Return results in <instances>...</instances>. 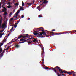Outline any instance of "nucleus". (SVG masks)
<instances>
[{
  "label": "nucleus",
  "instance_id": "nucleus-36",
  "mask_svg": "<svg viewBox=\"0 0 76 76\" xmlns=\"http://www.w3.org/2000/svg\"><path fill=\"white\" fill-rule=\"evenodd\" d=\"M32 3H30L28 4V5L29 6H31V5H32Z\"/></svg>",
  "mask_w": 76,
  "mask_h": 76
},
{
  "label": "nucleus",
  "instance_id": "nucleus-42",
  "mask_svg": "<svg viewBox=\"0 0 76 76\" xmlns=\"http://www.w3.org/2000/svg\"><path fill=\"white\" fill-rule=\"evenodd\" d=\"M11 15H12V12H11L10 14V16H11Z\"/></svg>",
  "mask_w": 76,
  "mask_h": 76
},
{
  "label": "nucleus",
  "instance_id": "nucleus-18",
  "mask_svg": "<svg viewBox=\"0 0 76 76\" xmlns=\"http://www.w3.org/2000/svg\"><path fill=\"white\" fill-rule=\"evenodd\" d=\"M7 15V12L6 11L5 12L4 14H3L4 15V16H6Z\"/></svg>",
  "mask_w": 76,
  "mask_h": 76
},
{
  "label": "nucleus",
  "instance_id": "nucleus-41",
  "mask_svg": "<svg viewBox=\"0 0 76 76\" xmlns=\"http://www.w3.org/2000/svg\"><path fill=\"white\" fill-rule=\"evenodd\" d=\"M13 20V18H11L10 19L11 21H12V20Z\"/></svg>",
  "mask_w": 76,
  "mask_h": 76
},
{
  "label": "nucleus",
  "instance_id": "nucleus-20",
  "mask_svg": "<svg viewBox=\"0 0 76 76\" xmlns=\"http://www.w3.org/2000/svg\"><path fill=\"white\" fill-rule=\"evenodd\" d=\"M6 21H4V23H6V24H7V19H6Z\"/></svg>",
  "mask_w": 76,
  "mask_h": 76
},
{
  "label": "nucleus",
  "instance_id": "nucleus-6",
  "mask_svg": "<svg viewBox=\"0 0 76 76\" xmlns=\"http://www.w3.org/2000/svg\"><path fill=\"white\" fill-rule=\"evenodd\" d=\"M7 24L6 23H4L2 24V25L1 26L0 28H1L2 29H5L6 28H7V26H6V25Z\"/></svg>",
  "mask_w": 76,
  "mask_h": 76
},
{
  "label": "nucleus",
  "instance_id": "nucleus-54",
  "mask_svg": "<svg viewBox=\"0 0 76 76\" xmlns=\"http://www.w3.org/2000/svg\"><path fill=\"white\" fill-rule=\"evenodd\" d=\"M66 34H69L70 32L68 33L67 32H66Z\"/></svg>",
  "mask_w": 76,
  "mask_h": 76
},
{
  "label": "nucleus",
  "instance_id": "nucleus-48",
  "mask_svg": "<svg viewBox=\"0 0 76 76\" xmlns=\"http://www.w3.org/2000/svg\"><path fill=\"white\" fill-rule=\"evenodd\" d=\"M23 41H26V39H23Z\"/></svg>",
  "mask_w": 76,
  "mask_h": 76
},
{
  "label": "nucleus",
  "instance_id": "nucleus-29",
  "mask_svg": "<svg viewBox=\"0 0 76 76\" xmlns=\"http://www.w3.org/2000/svg\"><path fill=\"white\" fill-rule=\"evenodd\" d=\"M10 33H9V34L7 35V37L6 38V39H7V38H8V37H9V35H10Z\"/></svg>",
  "mask_w": 76,
  "mask_h": 76
},
{
  "label": "nucleus",
  "instance_id": "nucleus-24",
  "mask_svg": "<svg viewBox=\"0 0 76 76\" xmlns=\"http://www.w3.org/2000/svg\"><path fill=\"white\" fill-rule=\"evenodd\" d=\"M57 74L58 75V76H61V75L59 74V73L57 72Z\"/></svg>",
  "mask_w": 76,
  "mask_h": 76
},
{
  "label": "nucleus",
  "instance_id": "nucleus-21",
  "mask_svg": "<svg viewBox=\"0 0 76 76\" xmlns=\"http://www.w3.org/2000/svg\"><path fill=\"white\" fill-rule=\"evenodd\" d=\"M7 7L8 8V9H10V8L12 7V6H8Z\"/></svg>",
  "mask_w": 76,
  "mask_h": 76
},
{
  "label": "nucleus",
  "instance_id": "nucleus-12",
  "mask_svg": "<svg viewBox=\"0 0 76 76\" xmlns=\"http://www.w3.org/2000/svg\"><path fill=\"white\" fill-rule=\"evenodd\" d=\"M52 68H48V67H46L45 69H46L47 70H48H48H52Z\"/></svg>",
  "mask_w": 76,
  "mask_h": 76
},
{
  "label": "nucleus",
  "instance_id": "nucleus-60",
  "mask_svg": "<svg viewBox=\"0 0 76 76\" xmlns=\"http://www.w3.org/2000/svg\"><path fill=\"white\" fill-rule=\"evenodd\" d=\"M22 10H24V9H22Z\"/></svg>",
  "mask_w": 76,
  "mask_h": 76
},
{
  "label": "nucleus",
  "instance_id": "nucleus-53",
  "mask_svg": "<svg viewBox=\"0 0 76 76\" xmlns=\"http://www.w3.org/2000/svg\"><path fill=\"white\" fill-rule=\"evenodd\" d=\"M42 64H44V61H42Z\"/></svg>",
  "mask_w": 76,
  "mask_h": 76
},
{
  "label": "nucleus",
  "instance_id": "nucleus-59",
  "mask_svg": "<svg viewBox=\"0 0 76 76\" xmlns=\"http://www.w3.org/2000/svg\"><path fill=\"white\" fill-rule=\"evenodd\" d=\"M43 53H42L41 54V55H43Z\"/></svg>",
  "mask_w": 76,
  "mask_h": 76
},
{
  "label": "nucleus",
  "instance_id": "nucleus-51",
  "mask_svg": "<svg viewBox=\"0 0 76 76\" xmlns=\"http://www.w3.org/2000/svg\"><path fill=\"white\" fill-rule=\"evenodd\" d=\"M44 0H42L41 1H40V2H42V1H44Z\"/></svg>",
  "mask_w": 76,
  "mask_h": 76
},
{
  "label": "nucleus",
  "instance_id": "nucleus-32",
  "mask_svg": "<svg viewBox=\"0 0 76 76\" xmlns=\"http://www.w3.org/2000/svg\"><path fill=\"white\" fill-rule=\"evenodd\" d=\"M17 24H15V25H14V27L15 28H16L17 27Z\"/></svg>",
  "mask_w": 76,
  "mask_h": 76
},
{
  "label": "nucleus",
  "instance_id": "nucleus-8",
  "mask_svg": "<svg viewBox=\"0 0 76 76\" xmlns=\"http://www.w3.org/2000/svg\"><path fill=\"white\" fill-rule=\"evenodd\" d=\"M2 8H3V9H2V12H6V8L3 6H2Z\"/></svg>",
  "mask_w": 76,
  "mask_h": 76
},
{
  "label": "nucleus",
  "instance_id": "nucleus-10",
  "mask_svg": "<svg viewBox=\"0 0 76 76\" xmlns=\"http://www.w3.org/2000/svg\"><path fill=\"white\" fill-rule=\"evenodd\" d=\"M50 34L51 35H56V34H57L58 33H55L53 32H50Z\"/></svg>",
  "mask_w": 76,
  "mask_h": 76
},
{
  "label": "nucleus",
  "instance_id": "nucleus-19",
  "mask_svg": "<svg viewBox=\"0 0 76 76\" xmlns=\"http://www.w3.org/2000/svg\"><path fill=\"white\" fill-rule=\"evenodd\" d=\"M23 9V7H21L20 6V10H22V9Z\"/></svg>",
  "mask_w": 76,
  "mask_h": 76
},
{
  "label": "nucleus",
  "instance_id": "nucleus-23",
  "mask_svg": "<svg viewBox=\"0 0 76 76\" xmlns=\"http://www.w3.org/2000/svg\"><path fill=\"white\" fill-rule=\"evenodd\" d=\"M4 29H4L2 30H1L0 31V33H1V34L2 33V32H3V31H4Z\"/></svg>",
  "mask_w": 76,
  "mask_h": 76
},
{
  "label": "nucleus",
  "instance_id": "nucleus-5",
  "mask_svg": "<svg viewBox=\"0 0 76 76\" xmlns=\"http://www.w3.org/2000/svg\"><path fill=\"white\" fill-rule=\"evenodd\" d=\"M60 67L57 66L55 67V68H52V69H51L52 70H53L55 73H57V70H58L59 69H60Z\"/></svg>",
  "mask_w": 76,
  "mask_h": 76
},
{
  "label": "nucleus",
  "instance_id": "nucleus-52",
  "mask_svg": "<svg viewBox=\"0 0 76 76\" xmlns=\"http://www.w3.org/2000/svg\"><path fill=\"white\" fill-rule=\"evenodd\" d=\"M39 7V6H38L36 8L37 9H38Z\"/></svg>",
  "mask_w": 76,
  "mask_h": 76
},
{
  "label": "nucleus",
  "instance_id": "nucleus-1",
  "mask_svg": "<svg viewBox=\"0 0 76 76\" xmlns=\"http://www.w3.org/2000/svg\"><path fill=\"white\" fill-rule=\"evenodd\" d=\"M43 27H41L37 28L36 29V31H35L34 33V35L37 36V37L38 38H44L47 37L46 33L44 31V30L42 29ZM39 31H42V33L39 32L38 33Z\"/></svg>",
  "mask_w": 76,
  "mask_h": 76
},
{
  "label": "nucleus",
  "instance_id": "nucleus-26",
  "mask_svg": "<svg viewBox=\"0 0 76 76\" xmlns=\"http://www.w3.org/2000/svg\"><path fill=\"white\" fill-rule=\"evenodd\" d=\"M15 47H16V48H18V47H19V45H15Z\"/></svg>",
  "mask_w": 76,
  "mask_h": 76
},
{
  "label": "nucleus",
  "instance_id": "nucleus-56",
  "mask_svg": "<svg viewBox=\"0 0 76 76\" xmlns=\"http://www.w3.org/2000/svg\"><path fill=\"white\" fill-rule=\"evenodd\" d=\"M18 23H19V22L17 23H15V24H16V25H17V24H18Z\"/></svg>",
  "mask_w": 76,
  "mask_h": 76
},
{
  "label": "nucleus",
  "instance_id": "nucleus-3",
  "mask_svg": "<svg viewBox=\"0 0 76 76\" xmlns=\"http://www.w3.org/2000/svg\"><path fill=\"white\" fill-rule=\"evenodd\" d=\"M26 39L27 40H29L30 41H31L32 42H38V41L36 39H35V38L32 37L31 38H29L28 39Z\"/></svg>",
  "mask_w": 76,
  "mask_h": 76
},
{
  "label": "nucleus",
  "instance_id": "nucleus-14",
  "mask_svg": "<svg viewBox=\"0 0 76 76\" xmlns=\"http://www.w3.org/2000/svg\"><path fill=\"white\" fill-rule=\"evenodd\" d=\"M1 3H2V4H3V3H4L5 2V1L4 0H1Z\"/></svg>",
  "mask_w": 76,
  "mask_h": 76
},
{
  "label": "nucleus",
  "instance_id": "nucleus-38",
  "mask_svg": "<svg viewBox=\"0 0 76 76\" xmlns=\"http://www.w3.org/2000/svg\"><path fill=\"white\" fill-rule=\"evenodd\" d=\"M8 5H9V6H10V3H8Z\"/></svg>",
  "mask_w": 76,
  "mask_h": 76
},
{
  "label": "nucleus",
  "instance_id": "nucleus-64",
  "mask_svg": "<svg viewBox=\"0 0 76 76\" xmlns=\"http://www.w3.org/2000/svg\"><path fill=\"white\" fill-rule=\"evenodd\" d=\"M6 50H8V49H6Z\"/></svg>",
  "mask_w": 76,
  "mask_h": 76
},
{
  "label": "nucleus",
  "instance_id": "nucleus-61",
  "mask_svg": "<svg viewBox=\"0 0 76 76\" xmlns=\"http://www.w3.org/2000/svg\"><path fill=\"white\" fill-rule=\"evenodd\" d=\"M41 4H40V6H39V7H41Z\"/></svg>",
  "mask_w": 76,
  "mask_h": 76
},
{
  "label": "nucleus",
  "instance_id": "nucleus-27",
  "mask_svg": "<svg viewBox=\"0 0 76 76\" xmlns=\"http://www.w3.org/2000/svg\"><path fill=\"white\" fill-rule=\"evenodd\" d=\"M22 6L23 7V6H24V3L23 2H22Z\"/></svg>",
  "mask_w": 76,
  "mask_h": 76
},
{
  "label": "nucleus",
  "instance_id": "nucleus-46",
  "mask_svg": "<svg viewBox=\"0 0 76 76\" xmlns=\"http://www.w3.org/2000/svg\"><path fill=\"white\" fill-rule=\"evenodd\" d=\"M61 75H62V76H64V75H65V74H61Z\"/></svg>",
  "mask_w": 76,
  "mask_h": 76
},
{
  "label": "nucleus",
  "instance_id": "nucleus-43",
  "mask_svg": "<svg viewBox=\"0 0 76 76\" xmlns=\"http://www.w3.org/2000/svg\"><path fill=\"white\" fill-rule=\"evenodd\" d=\"M35 3V1L34 0H33V4H34Z\"/></svg>",
  "mask_w": 76,
  "mask_h": 76
},
{
  "label": "nucleus",
  "instance_id": "nucleus-15",
  "mask_svg": "<svg viewBox=\"0 0 76 76\" xmlns=\"http://www.w3.org/2000/svg\"><path fill=\"white\" fill-rule=\"evenodd\" d=\"M47 3H48V1H47V0H45L43 2V3H44V4Z\"/></svg>",
  "mask_w": 76,
  "mask_h": 76
},
{
  "label": "nucleus",
  "instance_id": "nucleus-7",
  "mask_svg": "<svg viewBox=\"0 0 76 76\" xmlns=\"http://www.w3.org/2000/svg\"><path fill=\"white\" fill-rule=\"evenodd\" d=\"M6 40H3L2 42V43L0 45V53H1L3 51V49L1 48V46L3 45V42H6Z\"/></svg>",
  "mask_w": 76,
  "mask_h": 76
},
{
  "label": "nucleus",
  "instance_id": "nucleus-28",
  "mask_svg": "<svg viewBox=\"0 0 76 76\" xmlns=\"http://www.w3.org/2000/svg\"><path fill=\"white\" fill-rule=\"evenodd\" d=\"M4 35V33H2V34H0V38H1V37H2V35Z\"/></svg>",
  "mask_w": 76,
  "mask_h": 76
},
{
  "label": "nucleus",
  "instance_id": "nucleus-13",
  "mask_svg": "<svg viewBox=\"0 0 76 76\" xmlns=\"http://www.w3.org/2000/svg\"><path fill=\"white\" fill-rule=\"evenodd\" d=\"M13 18H16L17 19H18V15H16V14H15V15L13 16Z\"/></svg>",
  "mask_w": 76,
  "mask_h": 76
},
{
  "label": "nucleus",
  "instance_id": "nucleus-4",
  "mask_svg": "<svg viewBox=\"0 0 76 76\" xmlns=\"http://www.w3.org/2000/svg\"><path fill=\"white\" fill-rule=\"evenodd\" d=\"M59 69V70H58V71H59V72H60V74H61V73H67V74H72V72H67L65 70L63 71L61 69Z\"/></svg>",
  "mask_w": 76,
  "mask_h": 76
},
{
  "label": "nucleus",
  "instance_id": "nucleus-17",
  "mask_svg": "<svg viewBox=\"0 0 76 76\" xmlns=\"http://www.w3.org/2000/svg\"><path fill=\"white\" fill-rule=\"evenodd\" d=\"M20 15H17V19H16L15 20H17V19H18L20 18Z\"/></svg>",
  "mask_w": 76,
  "mask_h": 76
},
{
  "label": "nucleus",
  "instance_id": "nucleus-37",
  "mask_svg": "<svg viewBox=\"0 0 76 76\" xmlns=\"http://www.w3.org/2000/svg\"><path fill=\"white\" fill-rule=\"evenodd\" d=\"M43 58H42V61H44V59H43Z\"/></svg>",
  "mask_w": 76,
  "mask_h": 76
},
{
  "label": "nucleus",
  "instance_id": "nucleus-2",
  "mask_svg": "<svg viewBox=\"0 0 76 76\" xmlns=\"http://www.w3.org/2000/svg\"><path fill=\"white\" fill-rule=\"evenodd\" d=\"M31 37V35H29L28 34H26V35L24 36H23V35H19L18 38L16 39L17 38V37H16L14 39H13V41H16V42H18L19 41V40H18V39H20V38H26V37H28V38H29Z\"/></svg>",
  "mask_w": 76,
  "mask_h": 76
},
{
  "label": "nucleus",
  "instance_id": "nucleus-45",
  "mask_svg": "<svg viewBox=\"0 0 76 76\" xmlns=\"http://www.w3.org/2000/svg\"><path fill=\"white\" fill-rule=\"evenodd\" d=\"M56 31V30H55V29H53V30H52V32H53V31Z\"/></svg>",
  "mask_w": 76,
  "mask_h": 76
},
{
  "label": "nucleus",
  "instance_id": "nucleus-63",
  "mask_svg": "<svg viewBox=\"0 0 76 76\" xmlns=\"http://www.w3.org/2000/svg\"><path fill=\"white\" fill-rule=\"evenodd\" d=\"M28 20H30V18H28Z\"/></svg>",
  "mask_w": 76,
  "mask_h": 76
},
{
  "label": "nucleus",
  "instance_id": "nucleus-47",
  "mask_svg": "<svg viewBox=\"0 0 76 76\" xmlns=\"http://www.w3.org/2000/svg\"><path fill=\"white\" fill-rule=\"evenodd\" d=\"M21 18H24V15H23L22 17Z\"/></svg>",
  "mask_w": 76,
  "mask_h": 76
},
{
  "label": "nucleus",
  "instance_id": "nucleus-58",
  "mask_svg": "<svg viewBox=\"0 0 76 76\" xmlns=\"http://www.w3.org/2000/svg\"><path fill=\"white\" fill-rule=\"evenodd\" d=\"M9 48V47L7 48V49L8 50Z\"/></svg>",
  "mask_w": 76,
  "mask_h": 76
},
{
  "label": "nucleus",
  "instance_id": "nucleus-34",
  "mask_svg": "<svg viewBox=\"0 0 76 76\" xmlns=\"http://www.w3.org/2000/svg\"><path fill=\"white\" fill-rule=\"evenodd\" d=\"M32 42H31V41H30V42H28V43L29 44H31V43H32Z\"/></svg>",
  "mask_w": 76,
  "mask_h": 76
},
{
  "label": "nucleus",
  "instance_id": "nucleus-35",
  "mask_svg": "<svg viewBox=\"0 0 76 76\" xmlns=\"http://www.w3.org/2000/svg\"><path fill=\"white\" fill-rule=\"evenodd\" d=\"M12 30H13V27H12L11 29H10V31H12Z\"/></svg>",
  "mask_w": 76,
  "mask_h": 76
},
{
  "label": "nucleus",
  "instance_id": "nucleus-57",
  "mask_svg": "<svg viewBox=\"0 0 76 76\" xmlns=\"http://www.w3.org/2000/svg\"><path fill=\"white\" fill-rule=\"evenodd\" d=\"M43 3H42V4H41V5H43Z\"/></svg>",
  "mask_w": 76,
  "mask_h": 76
},
{
  "label": "nucleus",
  "instance_id": "nucleus-40",
  "mask_svg": "<svg viewBox=\"0 0 76 76\" xmlns=\"http://www.w3.org/2000/svg\"><path fill=\"white\" fill-rule=\"evenodd\" d=\"M18 14H19V12H17L16 13V15H18Z\"/></svg>",
  "mask_w": 76,
  "mask_h": 76
},
{
  "label": "nucleus",
  "instance_id": "nucleus-11",
  "mask_svg": "<svg viewBox=\"0 0 76 76\" xmlns=\"http://www.w3.org/2000/svg\"><path fill=\"white\" fill-rule=\"evenodd\" d=\"M4 50H5V49H4V50L2 52V53H1L0 54V57H1L3 56V53H4Z\"/></svg>",
  "mask_w": 76,
  "mask_h": 76
},
{
  "label": "nucleus",
  "instance_id": "nucleus-16",
  "mask_svg": "<svg viewBox=\"0 0 76 76\" xmlns=\"http://www.w3.org/2000/svg\"><path fill=\"white\" fill-rule=\"evenodd\" d=\"M6 19V16L4 15V20H3L4 22V21L5 20V19Z\"/></svg>",
  "mask_w": 76,
  "mask_h": 76
},
{
  "label": "nucleus",
  "instance_id": "nucleus-31",
  "mask_svg": "<svg viewBox=\"0 0 76 76\" xmlns=\"http://www.w3.org/2000/svg\"><path fill=\"white\" fill-rule=\"evenodd\" d=\"M72 32H76V30L72 31ZM75 34H76V33H75Z\"/></svg>",
  "mask_w": 76,
  "mask_h": 76
},
{
  "label": "nucleus",
  "instance_id": "nucleus-50",
  "mask_svg": "<svg viewBox=\"0 0 76 76\" xmlns=\"http://www.w3.org/2000/svg\"><path fill=\"white\" fill-rule=\"evenodd\" d=\"M7 44H7L6 45H5V47H7Z\"/></svg>",
  "mask_w": 76,
  "mask_h": 76
},
{
  "label": "nucleus",
  "instance_id": "nucleus-30",
  "mask_svg": "<svg viewBox=\"0 0 76 76\" xmlns=\"http://www.w3.org/2000/svg\"><path fill=\"white\" fill-rule=\"evenodd\" d=\"M23 41V38L21 39H20V41Z\"/></svg>",
  "mask_w": 76,
  "mask_h": 76
},
{
  "label": "nucleus",
  "instance_id": "nucleus-22",
  "mask_svg": "<svg viewBox=\"0 0 76 76\" xmlns=\"http://www.w3.org/2000/svg\"><path fill=\"white\" fill-rule=\"evenodd\" d=\"M26 42V41H22L21 42H19V43H20V44H21L22 43H24V42Z\"/></svg>",
  "mask_w": 76,
  "mask_h": 76
},
{
  "label": "nucleus",
  "instance_id": "nucleus-49",
  "mask_svg": "<svg viewBox=\"0 0 76 76\" xmlns=\"http://www.w3.org/2000/svg\"><path fill=\"white\" fill-rule=\"evenodd\" d=\"M42 51H44V48H42Z\"/></svg>",
  "mask_w": 76,
  "mask_h": 76
},
{
  "label": "nucleus",
  "instance_id": "nucleus-62",
  "mask_svg": "<svg viewBox=\"0 0 76 76\" xmlns=\"http://www.w3.org/2000/svg\"><path fill=\"white\" fill-rule=\"evenodd\" d=\"M20 19L19 20V21H20Z\"/></svg>",
  "mask_w": 76,
  "mask_h": 76
},
{
  "label": "nucleus",
  "instance_id": "nucleus-9",
  "mask_svg": "<svg viewBox=\"0 0 76 76\" xmlns=\"http://www.w3.org/2000/svg\"><path fill=\"white\" fill-rule=\"evenodd\" d=\"M3 17H1V16H0V25L1 26V24H2V23H3Z\"/></svg>",
  "mask_w": 76,
  "mask_h": 76
},
{
  "label": "nucleus",
  "instance_id": "nucleus-39",
  "mask_svg": "<svg viewBox=\"0 0 76 76\" xmlns=\"http://www.w3.org/2000/svg\"><path fill=\"white\" fill-rule=\"evenodd\" d=\"M20 10H19L18 11H17V12L18 13H19L20 12Z\"/></svg>",
  "mask_w": 76,
  "mask_h": 76
},
{
  "label": "nucleus",
  "instance_id": "nucleus-33",
  "mask_svg": "<svg viewBox=\"0 0 76 76\" xmlns=\"http://www.w3.org/2000/svg\"><path fill=\"white\" fill-rule=\"evenodd\" d=\"M15 6H18L19 5V4H18V3H17L15 4Z\"/></svg>",
  "mask_w": 76,
  "mask_h": 76
},
{
  "label": "nucleus",
  "instance_id": "nucleus-55",
  "mask_svg": "<svg viewBox=\"0 0 76 76\" xmlns=\"http://www.w3.org/2000/svg\"><path fill=\"white\" fill-rule=\"evenodd\" d=\"M46 32H48V31H47L46 30Z\"/></svg>",
  "mask_w": 76,
  "mask_h": 76
},
{
  "label": "nucleus",
  "instance_id": "nucleus-44",
  "mask_svg": "<svg viewBox=\"0 0 76 76\" xmlns=\"http://www.w3.org/2000/svg\"><path fill=\"white\" fill-rule=\"evenodd\" d=\"M73 75L74 76H76V74H75V73H73Z\"/></svg>",
  "mask_w": 76,
  "mask_h": 76
},
{
  "label": "nucleus",
  "instance_id": "nucleus-25",
  "mask_svg": "<svg viewBox=\"0 0 76 76\" xmlns=\"http://www.w3.org/2000/svg\"><path fill=\"white\" fill-rule=\"evenodd\" d=\"M39 18H42V16L41 15H39L38 16Z\"/></svg>",
  "mask_w": 76,
  "mask_h": 76
}]
</instances>
